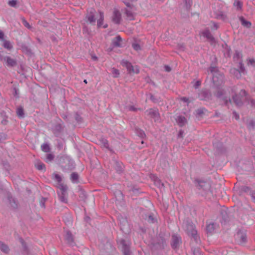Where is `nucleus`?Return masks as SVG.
I'll list each match as a JSON object with an SVG mask.
<instances>
[{
    "instance_id": "28",
    "label": "nucleus",
    "mask_w": 255,
    "mask_h": 255,
    "mask_svg": "<svg viewBox=\"0 0 255 255\" xmlns=\"http://www.w3.org/2000/svg\"><path fill=\"white\" fill-rule=\"evenodd\" d=\"M99 14L100 18L97 21V26L98 27H100L102 25L104 21V13L101 11H99Z\"/></svg>"
},
{
    "instance_id": "20",
    "label": "nucleus",
    "mask_w": 255,
    "mask_h": 255,
    "mask_svg": "<svg viewBox=\"0 0 255 255\" xmlns=\"http://www.w3.org/2000/svg\"><path fill=\"white\" fill-rule=\"evenodd\" d=\"M233 6L236 7L238 11H242L243 3L240 0H234Z\"/></svg>"
},
{
    "instance_id": "56",
    "label": "nucleus",
    "mask_w": 255,
    "mask_h": 255,
    "mask_svg": "<svg viewBox=\"0 0 255 255\" xmlns=\"http://www.w3.org/2000/svg\"><path fill=\"white\" fill-rule=\"evenodd\" d=\"M185 3L187 5V6L189 5V6H191L192 5V0H185Z\"/></svg>"
},
{
    "instance_id": "39",
    "label": "nucleus",
    "mask_w": 255,
    "mask_h": 255,
    "mask_svg": "<svg viewBox=\"0 0 255 255\" xmlns=\"http://www.w3.org/2000/svg\"><path fill=\"white\" fill-rule=\"evenodd\" d=\"M17 3V1L16 0H10L8 1V4L13 7H16Z\"/></svg>"
},
{
    "instance_id": "17",
    "label": "nucleus",
    "mask_w": 255,
    "mask_h": 255,
    "mask_svg": "<svg viewBox=\"0 0 255 255\" xmlns=\"http://www.w3.org/2000/svg\"><path fill=\"white\" fill-rule=\"evenodd\" d=\"M4 59V61H6L8 66L14 67L17 64L16 61L14 59H12L9 56H6Z\"/></svg>"
},
{
    "instance_id": "62",
    "label": "nucleus",
    "mask_w": 255,
    "mask_h": 255,
    "mask_svg": "<svg viewBox=\"0 0 255 255\" xmlns=\"http://www.w3.org/2000/svg\"><path fill=\"white\" fill-rule=\"evenodd\" d=\"M44 202L45 199L44 198H42L40 202L41 206L42 207H44Z\"/></svg>"
},
{
    "instance_id": "49",
    "label": "nucleus",
    "mask_w": 255,
    "mask_h": 255,
    "mask_svg": "<svg viewBox=\"0 0 255 255\" xmlns=\"http://www.w3.org/2000/svg\"><path fill=\"white\" fill-rule=\"evenodd\" d=\"M55 129L58 132L61 131L62 129V127L60 124H57L55 126Z\"/></svg>"
},
{
    "instance_id": "12",
    "label": "nucleus",
    "mask_w": 255,
    "mask_h": 255,
    "mask_svg": "<svg viewBox=\"0 0 255 255\" xmlns=\"http://www.w3.org/2000/svg\"><path fill=\"white\" fill-rule=\"evenodd\" d=\"M121 20L122 15L120 11L117 9H115L112 16L113 22L116 24H119L121 23Z\"/></svg>"
},
{
    "instance_id": "7",
    "label": "nucleus",
    "mask_w": 255,
    "mask_h": 255,
    "mask_svg": "<svg viewBox=\"0 0 255 255\" xmlns=\"http://www.w3.org/2000/svg\"><path fill=\"white\" fill-rule=\"evenodd\" d=\"M121 64L123 66L126 67L128 72L131 73H138L139 70L137 66L134 67L131 63L129 62L127 60H123L121 62Z\"/></svg>"
},
{
    "instance_id": "42",
    "label": "nucleus",
    "mask_w": 255,
    "mask_h": 255,
    "mask_svg": "<svg viewBox=\"0 0 255 255\" xmlns=\"http://www.w3.org/2000/svg\"><path fill=\"white\" fill-rule=\"evenodd\" d=\"M22 24H23V25L25 27H26V28H27L28 29H30L31 28V26L30 25L29 23L25 20V18H22Z\"/></svg>"
},
{
    "instance_id": "25",
    "label": "nucleus",
    "mask_w": 255,
    "mask_h": 255,
    "mask_svg": "<svg viewBox=\"0 0 255 255\" xmlns=\"http://www.w3.org/2000/svg\"><path fill=\"white\" fill-rule=\"evenodd\" d=\"M53 179L56 180L58 183L57 186H60V184H64L62 183V178L59 174L54 173L53 174Z\"/></svg>"
},
{
    "instance_id": "53",
    "label": "nucleus",
    "mask_w": 255,
    "mask_h": 255,
    "mask_svg": "<svg viewBox=\"0 0 255 255\" xmlns=\"http://www.w3.org/2000/svg\"><path fill=\"white\" fill-rule=\"evenodd\" d=\"M61 117L64 120H65L66 122H68V115H66V114H63L62 115H61Z\"/></svg>"
},
{
    "instance_id": "24",
    "label": "nucleus",
    "mask_w": 255,
    "mask_h": 255,
    "mask_svg": "<svg viewBox=\"0 0 255 255\" xmlns=\"http://www.w3.org/2000/svg\"><path fill=\"white\" fill-rule=\"evenodd\" d=\"M240 20L242 24L247 28L251 27L252 23L249 21L246 20L243 16L240 17Z\"/></svg>"
},
{
    "instance_id": "5",
    "label": "nucleus",
    "mask_w": 255,
    "mask_h": 255,
    "mask_svg": "<svg viewBox=\"0 0 255 255\" xmlns=\"http://www.w3.org/2000/svg\"><path fill=\"white\" fill-rule=\"evenodd\" d=\"M212 93L209 90L202 89L199 93L198 98L202 101H209L212 100Z\"/></svg>"
},
{
    "instance_id": "58",
    "label": "nucleus",
    "mask_w": 255,
    "mask_h": 255,
    "mask_svg": "<svg viewBox=\"0 0 255 255\" xmlns=\"http://www.w3.org/2000/svg\"><path fill=\"white\" fill-rule=\"evenodd\" d=\"M233 114L234 115V117L235 118V119L236 120H239V119L240 117H239V114L238 113H237L236 112L234 111V112H233Z\"/></svg>"
},
{
    "instance_id": "15",
    "label": "nucleus",
    "mask_w": 255,
    "mask_h": 255,
    "mask_svg": "<svg viewBox=\"0 0 255 255\" xmlns=\"http://www.w3.org/2000/svg\"><path fill=\"white\" fill-rule=\"evenodd\" d=\"M152 180L154 182V184L158 188L162 189L164 188V184L161 182V180L159 179L156 176L152 175L151 176Z\"/></svg>"
},
{
    "instance_id": "19",
    "label": "nucleus",
    "mask_w": 255,
    "mask_h": 255,
    "mask_svg": "<svg viewBox=\"0 0 255 255\" xmlns=\"http://www.w3.org/2000/svg\"><path fill=\"white\" fill-rule=\"evenodd\" d=\"M145 113H147V116L151 118H155L159 115L158 111L153 109H150L147 110Z\"/></svg>"
},
{
    "instance_id": "14",
    "label": "nucleus",
    "mask_w": 255,
    "mask_h": 255,
    "mask_svg": "<svg viewBox=\"0 0 255 255\" xmlns=\"http://www.w3.org/2000/svg\"><path fill=\"white\" fill-rule=\"evenodd\" d=\"M240 70L236 69L235 68L231 69V72L236 74V76L239 78L241 77V73H244L245 69L242 61L239 62Z\"/></svg>"
},
{
    "instance_id": "26",
    "label": "nucleus",
    "mask_w": 255,
    "mask_h": 255,
    "mask_svg": "<svg viewBox=\"0 0 255 255\" xmlns=\"http://www.w3.org/2000/svg\"><path fill=\"white\" fill-rule=\"evenodd\" d=\"M237 236L240 238L241 243H245L247 242V236L246 234L238 233Z\"/></svg>"
},
{
    "instance_id": "3",
    "label": "nucleus",
    "mask_w": 255,
    "mask_h": 255,
    "mask_svg": "<svg viewBox=\"0 0 255 255\" xmlns=\"http://www.w3.org/2000/svg\"><path fill=\"white\" fill-rule=\"evenodd\" d=\"M246 95V91L245 90H241L239 94L233 96V102L237 107H240L243 105V101Z\"/></svg>"
},
{
    "instance_id": "21",
    "label": "nucleus",
    "mask_w": 255,
    "mask_h": 255,
    "mask_svg": "<svg viewBox=\"0 0 255 255\" xmlns=\"http://www.w3.org/2000/svg\"><path fill=\"white\" fill-rule=\"evenodd\" d=\"M176 122L180 127H183L187 123V120L184 117L180 116L176 119Z\"/></svg>"
},
{
    "instance_id": "9",
    "label": "nucleus",
    "mask_w": 255,
    "mask_h": 255,
    "mask_svg": "<svg viewBox=\"0 0 255 255\" xmlns=\"http://www.w3.org/2000/svg\"><path fill=\"white\" fill-rule=\"evenodd\" d=\"M119 243L122 246V252L124 255H130V244L127 243L124 239L120 240Z\"/></svg>"
},
{
    "instance_id": "22",
    "label": "nucleus",
    "mask_w": 255,
    "mask_h": 255,
    "mask_svg": "<svg viewBox=\"0 0 255 255\" xmlns=\"http://www.w3.org/2000/svg\"><path fill=\"white\" fill-rule=\"evenodd\" d=\"M8 199L10 207L12 209H16L18 207L17 202L12 197H8Z\"/></svg>"
},
{
    "instance_id": "38",
    "label": "nucleus",
    "mask_w": 255,
    "mask_h": 255,
    "mask_svg": "<svg viewBox=\"0 0 255 255\" xmlns=\"http://www.w3.org/2000/svg\"><path fill=\"white\" fill-rule=\"evenodd\" d=\"M54 158V156L53 154L51 153L47 154L46 157V162H51L52 161Z\"/></svg>"
},
{
    "instance_id": "32",
    "label": "nucleus",
    "mask_w": 255,
    "mask_h": 255,
    "mask_svg": "<svg viewBox=\"0 0 255 255\" xmlns=\"http://www.w3.org/2000/svg\"><path fill=\"white\" fill-rule=\"evenodd\" d=\"M41 150L45 152H49L50 151V148L48 143H45L41 146Z\"/></svg>"
},
{
    "instance_id": "13",
    "label": "nucleus",
    "mask_w": 255,
    "mask_h": 255,
    "mask_svg": "<svg viewBox=\"0 0 255 255\" xmlns=\"http://www.w3.org/2000/svg\"><path fill=\"white\" fill-rule=\"evenodd\" d=\"M96 11L94 8H90L87 11V14L86 15V18H87L88 21L90 23H95L96 21V18H95V13Z\"/></svg>"
},
{
    "instance_id": "40",
    "label": "nucleus",
    "mask_w": 255,
    "mask_h": 255,
    "mask_svg": "<svg viewBox=\"0 0 255 255\" xmlns=\"http://www.w3.org/2000/svg\"><path fill=\"white\" fill-rule=\"evenodd\" d=\"M205 111V108L198 109L196 111V115L198 116H201L204 113Z\"/></svg>"
},
{
    "instance_id": "6",
    "label": "nucleus",
    "mask_w": 255,
    "mask_h": 255,
    "mask_svg": "<svg viewBox=\"0 0 255 255\" xmlns=\"http://www.w3.org/2000/svg\"><path fill=\"white\" fill-rule=\"evenodd\" d=\"M195 181L198 183V189L200 190H203L205 191V193L202 194L203 196H206L208 194L211 192L210 185L208 182L198 180H196Z\"/></svg>"
},
{
    "instance_id": "1",
    "label": "nucleus",
    "mask_w": 255,
    "mask_h": 255,
    "mask_svg": "<svg viewBox=\"0 0 255 255\" xmlns=\"http://www.w3.org/2000/svg\"><path fill=\"white\" fill-rule=\"evenodd\" d=\"M209 70L213 75L212 79L215 86L216 88H219V87H221L224 83V75L219 72L217 67L211 66Z\"/></svg>"
},
{
    "instance_id": "33",
    "label": "nucleus",
    "mask_w": 255,
    "mask_h": 255,
    "mask_svg": "<svg viewBox=\"0 0 255 255\" xmlns=\"http://www.w3.org/2000/svg\"><path fill=\"white\" fill-rule=\"evenodd\" d=\"M215 230V225L213 223L210 224L207 226L206 231L208 233H212Z\"/></svg>"
},
{
    "instance_id": "63",
    "label": "nucleus",
    "mask_w": 255,
    "mask_h": 255,
    "mask_svg": "<svg viewBox=\"0 0 255 255\" xmlns=\"http://www.w3.org/2000/svg\"><path fill=\"white\" fill-rule=\"evenodd\" d=\"M124 3L126 4V5L128 7H131V6H132V4H131L129 2H126V1H124Z\"/></svg>"
},
{
    "instance_id": "31",
    "label": "nucleus",
    "mask_w": 255,
    "mask_h": 255,
    "mask_svg": "<svg viewBox=\"0 0 255 255\" xmlns=\"http://www.w3.org/2000/svg\"><path fill=\"white\" fill-rule=\"evenodd\" d=\"M3 46L8 50H11L13 48L10 41L5 40H3Z\"/></svg>"
},
{
    "instance_id": "11",
    "label": "nucleus",
    "mask_w": 255,
    "mask_h": 255,
    "mask_svg": "<svg viewBox=\"0 0 255 255\" xmlns=\"http://www.w3.org/2000/svg\"><path fill=\"white\" fill-rule=\"evenodd\" d=\"M181 243V238L176 235H173L171 238V246L173 249H176L179 247Z\"/></svg>"
},
{
    "instance_id": "8",
    "label": "nucleus",
    "mask_w": 255,
    "mask_h": 255,
    "mask_svg": "<svg viewBox=\"0 0 255 255\" xmlns=\"http://www.w3.org/2000/svg\"><path fill=\"white\" fill-rule=\"evenodd\" d=\"M219 87V88H217L218 91L216 93V96L218 98H221L223 97V101L226 106H228V103H231L232 100L230 98H228L227 97H223L225 95V92L224 89H222Z\"/></svg>"
},
{
    "instance_id": "52",
    "label": "nucleus",
    "mask_w": 255,
    "mask_h": 255,
    "mask_svg": "<svg viewBox=\"0 0 255 255\" xmlns=\"http://www.w3.org/2000/svg\"><path fill=\"white\" fill-rule=\"evenodd\" d=\"M201 85V82L199 81H197L195 82V84L194 85V87L195 88L197 89Z\"/></svg>"
},
{
    "instance_id": "30",
    "label": "nucleus",
    "mask_w": 255,
    "mask_h": 255,
    "mask_svg": "<svg viewBox=\"0 0 255 255\" xmlns=\"http://www.w3.org/2000/svg\"><path fill=\"white\" fill-rule=\"evenodd\" d=\"M100 144L103 147L109 149V143L108 141L104 138H102L100 139Z\"/></svg>"
},
{
    "instance_id": "57",
    "label": "nucleus",
    "mask_w": 255,
    "mask_h": 255,
    "mask_svg": "<svg viewBox=\"0 0 255 255\" xmlns=\"http://www.w3.org/2000/svg\"><path fill=\"white\" fill-rule=\"evenodd\" d=\"M128 109H129V110L130 111L135 112L137 111V109L132 106H129Z\"/></svg>"
},
{
    "instance_id": "60",
    "label": "nucleus",
    "mask_w": 255,
    "mask_h": 255,
    "mask_svg": "<svg viewBox=\"0 0 255 255\" xmlns=\"http://www.w3.org/2000/svg\"><path fill=\"white\" fill-rule=\"evenodd\" d=\"M255 126V123L253 121H251L249 124V127L250 128H254Z\"/></svg>"
},
{
    "instance_id": "48",
    "label": "nucleus",
    "mask_w": 255,
    "mask_h": 255,
    "mask_svg": "<svg viewBox=\"0 0 255 255\" xmlns=\"http://www.w3.org/2000/svg\"><path fill=\"white\" fill-rule=\"evenodd\" d=\"M194 255H203L201 252L198 248L194 249L193 251Z\"/></svg>"
},
{
    "instance_id": "50",
    "label": "nucleus",
    "mask_w": 255,
    "mask_h": 255,
    "mask_svg": "<svg viewBox=\"0 0 255 255\" xmlns=\"http://www.w3.org/2000/svg\"><path fill=\"white\" fill-rule=\"evenodd\" d=\"M218 18L222 19L223 20H225V19H226L227 16L223 12H221L220 14L218 15Z\"/></svg>"
},
{
    "instance_id": "46",
    "label": "nucleus",
    "mask_w": 255,
    "mask_h": 255,
    "mask_svg": "<svg viewBox=\"0 0 255 255\" xmlns=\"http://www.w3.org/2000/svg\"><path fill=\"white\" fill-rule=\"evenodd\" d=\"M75 119L76 121L78 123H81L82 121V118L78 113H76L75 115Z\"/></svg>"
},
{
    "instance_id": "16",
    "label": "nucleus",
    "mask_w": 255,
    "mask_h": 255,
    "mask_svg": "<svg viewBox=\"0 0 255 255\" xmlns=\"http://www.w3.org/2000/svg\"><path fill=\"white\" fill-rule=\"evenodd\" d=\"M203 35L212 43L215 42V39L209 30L207 29L203 32Z\"/></svg>"
},
{
    "instance_id": "55",
    "label": "nucleus",
    "mask_w": 255,
    "mask_h": 255,
    "mask_svg": "<svg viewBox=\"0 0 255 255\" xmlns=\"http://www.w3.org/2000/svg\"><path fill=\"white\" fill-rule=\"evenodd\" d=\"M4 40V33L1 30H0V40L3 41Z\"/></svg>"
},
{
    "instance_id": "54",
    "label": "nucleus",
    "mask_w": 255,
    "mask_h": 255,
    "mask_svg": "<svg viewBox=\"0 0 255 255\" xmlns=\"http://www.w3.org/2000/svg\"><path fill=\"white\" fill-rule=\"evenodd\" d=\"M181 100L186 103H189V99L187 97H183L181 98Z\"/></svg>"
},
{
    "instance_id": "61",
    "label": "nucleus",
    "mask_w": 255,
    "mask_h": 255,
    "mask_svg": "<svg viewBox=\"0 0 255 255\" xmlns=\"http://www.w3.org/2000/svg\"><path fill=\"white\" fill-rule=\"evenodd\" d=\"M164 68H165V70L167 71V72H170L171 70V68L167 66V65H165L164 66Z\"/></svg>"
},
{
    "instance_id": "27",
    "label": "nucleus",
    "mask_w": 255,
    "mask_h": 255,
    "mask_svg": "<svg viewBox=\"0 0 255 255\" xmlns=\"http://www.w3.org/2000/svg\"><path fill=\"white\" fill-rule=\"evenodd\" d=\"M115 169L117 170V172H118L119 173H122L123 171V164L119 162L116 161Z\"/></svg>"
},
{
    "instance_id": "35",
    "label": "nucleus",
    "mask_w": 255,
    "mask_h": 255,
    "mask_svg": "<svg viewBox=\"0 0 255 255\" xmlns=\"http://www.w3.org/2000/svg\"><path fill=\"white\" fill-rule=\"evenodd\" d=\"M242 58V54L238 51H236L235 54H234V59L235 61H237V60H239L240 59V58Z\"/></svg>"
},
{
    "instance_id": "43",
    "label": "nucleus",
    "mask_w": 255,
    "mask_h": 255,
    "mask_svg": "<svg viewBox=\"0 0 255 255\" xmlns=\"http://www.w3.org/2000/svg\"><path fill=\"white\" fill-rule=\"evenodd\" d=\"M36 168L38 170H42L45 169V166L43 163L40 162L37 163Z\"/></svg>"
},
{
    "instance_id": "59",
    "label": "nucleus",
    "mask_w": 255,
    "mask_h": 255,
    "mask_svg": "<svg viewBox=\"0 0 255 255\" xmlns=\"http://www.w3.org/2000/svg\"><path fill=\"white\" fill-rule=\"evenodd\" d=\"M150 99L154 103L157 102V100L155 98L154 96L152 94H150Z\"/></svg>"
},
{
    "instance_id": "41",
    "label": "nucleus",
    "mask_w": 255,
    "mask_h": 255,
    "mask_svg": "<svg viewBox=\"0 0 255 255\" xmlns=\"http://www.w3.org/2000/svg\"><path fill=\"white\" fill-rule=\"evenodd\" d=\"M148 222L150 223H154L156 222V219H155L152 214L149 215L148 218Z\"/></svg>"
},
{
    "instance_id": "10",
    "label": "nucleus",
    "mask_w": 255,
    "mask_h": 255,
    "mask_svg": "<svg viewBox=\"0 0 255 255\" xmlns=\"http://www.w3.org/2000/svg\"><path fill=\"white\" fill-rule=\"evenodd\" d=\"M64 240L66 241V243L70 246L73 247L75 245L74 237L73 235L72 234L71 232L69 230H67L65 232V234L64 235Z\"/></svg>"
},
{
    "instance_id": "64",
    "label": "nucleus",
    "mask_w": 255,
    "mask_h": 255,
    "mask_svg": "<svg viewBox=\"0 0 255 255\" xmlns=\"http://www.w3.org/2000/svg\"><path fill=\"white\" fill-rule=\"evenodd\" d=\"M251 104L252 106H254L255 107V100H251Z\"/></svg>"
},
{
    "instance_id": "2",
    "label": "nucleus",
    "mask_w": 255,
    "mask_h": 255,
    "mask_svg": "<svg viewBox=\"0 0 255 255\" xmlns=\"http://www.w3.org/2000/svg\"><path fill=\"white\" fill-rule=\"evenodd\" d=\"M184 228L186 233L189 236L194 238L195 241L197 240V231L195 229V226L193 224L189 222H187L185 224Z\"/></svg>"
},
{
    "instance_id": "4",
    "label": "nucleus",
    "mask_w": 255,
    "mask_h": 255,
    "mask_svg": "<svg viewBox=\"0 0 255 255\" xmlns=\"http://www.w3.org/2000/svg\"><path fill=\"white\" fill-rule=\"evenodd\" d=\"M57 188L60 190V192H58L59 200L63 203H67V186L64 184H60Z\"/></svg>"
},
{
    "instance_id": "23",
    "label": "nucleus",
    "mask_w": 255,
    "mask_h": 255,
    "mask_svg": "<svg viewBox=\"0 0 255 255\" xmlns=\"http://www.w3.org/2000/svg\"><path fill=\"white\" fill-rule=\"evenodd\" d=\"M0 250L5 254H8L9 252V249L7 245L2 242H0Z\"/></svg>"
},
{
    "instance_id": "44",
    "label": "nucleus",
    "mask_w": 255,
    "mask_h": 255,
    "mask_svg": "<svg viewBox=\"0 0 255 255\" xmlns=\"http://www.w3.org/2000/svg\"><path fill=\"white\" fill-rule=\"evenodd\" d=\"M136 133L137 135L141 138H143L145 136V134L142 130L137 129Z\"/></svg>"
},
{
    "instance_id": "51",
    "label": "nucleus",
    "mask_w": 255,
    "mask_h": 255,
    "mask_svg": "<svg viewBox=\"0 0 255 255\" xmlns=\"http://www.w3.org/2000/svg\"><path fill=\"white\" fill-rule=\"evenodd\" d=\"M250 194L253 201L255 203V190L251 191Z\"/></svg>"
},
{
    "instance_id": "45",
    "label": "nucleus",
    "mask_w": 255,
    "mask_h": 255,
    "mask_svg": "<svg viewBox=\"0 0 255 255\" xmlns=\"http://www.w3.org/2000/svg\"><path fill=\"white\" fill-rule=\"evenodd\" d=\"M132 47L136 51H138V50H140V46L139 44H138L137 43H132Z\"/></svg>"
},
{
    "instance_id": "29",
    "label": "nucleus",
    "mask_w": 255,
    "mask_h": 255,
    "mask_svg": "<svg viewBox=\"0 0 255 255\" xmlns=\"http://www.w3.org/2000/svg\"><path fill=\"white\" fill-rule=\"evenodd\" d=\"M125 13L128 20H131L134 19V15L131 11L127 9H125Z\"/></svg>"
},
{
    "instance_id": "34",
    "label": "nucleus",
    "mask_w": 255,
    "mask_h": 255,
    "mask_svg": "<svg viewBox=\"0 0 255 255\" xmlns=\"http://www.w3.org/2000/svg\"><path fill=\"white\" fill-rule=\"evenodd\" d=\"M71 180L73 182H78V178H79V175L78 173L76 172H73L71 174Z\"/></svg>"
},
{
    "instance_id": "18",
    "label": "nucleus",
    "mask_w": 255,
    "mask_h": 255,
    "mask_svg": "<svg viewBox=\"0 0 255 255\" xmlns=\"http://www.w3.org/2000/svg\"><path fill=\"white\" fill-rule=\"evenodd\" d=\"M122 39L120 35L117 36L112 42V45L114 47H121V42Z\"/></svg>"
},
{
    "instance_id": "37",
    "label": "nucleus",
    "mask_w": 255,
    "mask_h": 255,
    "mask_svg": "<svg viewBox=\"0 0 255 255\" xmlns=\"http://www.w3.org/2000/svg\"><path fill=\"white\" fill-rule=\"evenodd\" d=\"M17 115L20 117H22L24 116V111L22 107H19L17 109L16 111Z\"/></svg>"
},
{
    "instance_id": "36",
    "label": "nucleus",
    "mask_w": 255,
    "mask_h": 255,
    "mask_svg": "<svg viewBox=\"0 0 255 255\" xmlns=\"http://www.w3.org/2000/svg\"><path fill=\"white\" fill-rule=\"evenodd\" d=\"M112 73L114 77L115 78L118 77L120 75L119 71L115 68H113L112 69Z\"/></svg>"
},
{
    "instance_id": "47",
    "label": "nucleus",
    "mask_w": 255,
    "mask_h": 255,
    "mask_svg": "<svg viewBox=\"0 0 255 255\" xmlns=\"http://www.w3.org/2000/svg\"><path fill=\"white\" fill-rule=\"evenodd\" d=\"M19 241L20 242V243L21 244V245L23 248V250L24 251H26L27 250V247L26 246V244L24 241V240L22 239V238H20L19 239Z\"/></svg>"
}]
</instances>
